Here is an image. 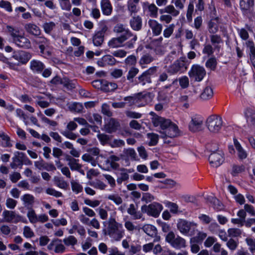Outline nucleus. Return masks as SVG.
Listing matches in <instances>:
<instances>
[{"label":"nucleus","mask_w":255,"mask_h":255,"mask_svg":"<svg viewBox=\"0 0 255 255\" xmlns=\"http://www.w3.org/2000/svg\"><path fill=\"white\" fill-rule=\"evenodd\" d=\"M113 31L117 34V36L112 38L109 41L108 43L109 47L112 48L123 46L128 49L133 48L137 39L136 34L132 33L129 29L122 24H117L114 27Z\"/></svg>","instance_id":"obj_1"},{"label":"nucleus","mask_w":255,"mask_h":255,"mask_svg":"<svg viewBox=\"0 0 255 255\" xmlns=\"http://www.w3.org/2000/svg\"><path fill=\"white\" fill-rule=\"evenodd\" d=\"M8 33L11 37L13 42L18 47L29 49L31 48V42L28 38L24 36V33L20 31L17 27L7 26Z\"/></svg>","instance_id":"obj_2"},{"label":"nucleus","mask_w":255,"mask_h":255,"mask_svg":"<svg viewBox=\"0 0 255 255\" xmlns=\"http://www.w3.org/2000/svg\"><path fill=\"white\" fill-rule=\"evenodd\" d=\"M108 226L105 234L109 235L116 241H119L125 235V230L123 225L117 222L114 218H110L108 220Z\"/></svg>","instance_id":"obj_3"},{"label":"nucleus","mask_w":255,"mask_h":255,"mask_svg":"<svg viewBox=\"0 0 255 255\" xmlns=\"http://www.w3.org/2000/svg\"><path fill=\"white\" fill-rule=\"evenodd\" d=\"M154 97V95L152 93L143 92L138 93L134 97H126L125 100L132 101L138 107H142L151 103Z\"/></svg>","instance_id":"obj_4"},{"label":"nucleus","mask_w":255,"mask_h":255,"mask_svg":"<svg viewBox=\"0 0 255 255\" xmlns=\"http://www.w3.org/2000/svg\"><path fill=\"white\" fill-rule=\"evenodd\" d=\"M216 148H210L211 154L209 157V160L211 166L218 167L220 166L224 161V154L222 150H218V146L214 144Z\"/></svg>","instance_id":"obj_5"},{"label":"nucleus","mask_w":255,"mask_h":255,"mask_svg":"<svg viewBox=\"0 0 255 255\" xmlns=\"http://www.w3.org/2000/svg\"><path fill=\"white\" fill-rule=\"evenodd\" d=\"M163 209V206L156 202H153L148 205H142L141 207V210L143 213L154 218L158 217Z\"/></svg>","instance_id":"obj_6"},{"label":"nucleus","mask_w":255,"mask_h":255,"mask_svg":"<svg viewBox=\"0 0 255 255\" xmlns=\"http://www.w3.org/2000/svg\"><path fill=\"white\" fill-rule=\"evenodd\" d=\"M217 239L212 236L208 237L204 243V245L206 248H210L213 246L212 251L217 255H228V252L222 248V245L216 242Z\"/></svg>","instance_id":"obj_7"},{"label":"nucleus","mask_w":255,"mask_h":255,"mask_svg":"<svg viewBox=\"0 0 255 255\" xmlns=\"http://www.w3.org/2000/svg\"><path fill=\"white\" fill-rule=\"evenodd\" d=\"M206 125L211 132L217 133L222 128V119L216 115H211L207 119Z\"/></svg>","instance_id":"obj_8"},{"label":"nucleus","mask_w":255,"mask_h":255,"mask_svg":"<svg viewBox=\"0 0 255 255\" xmlns=\"http://www.w3.org/2000/svg\"><path fill=\"white\" fill-rule=\"evenodd\" d=\"M161 13H166L168 14H162L160 15L159 19L161 21L169 24L172 20V16L176 17L179 13L180 11L175 9L174 6L169 4L166 6L163 9H160Z\"/></svg>","instance_id":"obj_9"},{"label":"nucleus","mask_w":255,"mask_h":255,"mask_svg":"<svg viewBox=\"0 0 255 255\" xmlns=\"http://www.w3.org/2000/svg\"><path fill=\"white\" fill-rule=\"evenodd\" d=\"M165 241L176 249H181L186 247V240L179 236L176 237L175 234L172 231L167 234Z\"/></svg>","instance_id":"obj_10"},{"label":"nucleus","mask_w":255,"mask_h":255,"mask_svg":"<svg viewBox=\"0 0 255 255\" xmlns=\"http://www.w3.org/2000/svg\"><path fill=\"white\" fill-rule=\"evenodd\" d=\"M206 74V71L205 68L197 64L192 65L188 72V75L190 79L196 82H201Z\"/></svg>","instance_id":"obj_11"},{"label":"nucleus","mask_w":255,"mask_h":255,"mask_svg":"<svg viewBox=\"0 0 255 255\" xmlns=\"http://www.w3.org/2000/svg\"><path fill=\"white\" fill-rule=\"evenodd\" d=\"M2 216L5 221L8 223H12L14 224H17L18 222H22L23 223H27V219L15 213V212L13 211H9L5 210L2 212Z\"/></svg>","instance_id":"obj_12"},{"label":"nucleus","mask_w":255,"mask_h":255,"mask_svg":"<svg viewBox=\"0 0 255 255\" xmlns=\"http://www.w3.org/2000/svg\"><path fill=\"white\" fill-rule=\"evenodd\" d=\"M186 57H181L179 59L176 60L168 68L169 73L174 74L178 72L182 73L187 69L185 66Z\"/></svg>","instance_id":"obj_13"},{"label":"nucleus","mask_w":255,"mask_h":255,"mask_svg":"<svg viewBox=\"0 0 255 255\" xmlns=\"http://www.w3.org/2000/svg\"><path fill=\"white\" fill-rule=\"evenodd\" d=\"M12 160V162L10 164L12 168H16L18 166H21L24 161H28L29 163L31 162V161L24 153L19 151L14 152Z\"/></svg>","instance_id":"obj_14"},{"label":"nucleus","mask_w":255,"mask_h":255,"mask_svg":"<svg viewBox=\"0 0 255 255\" xmlns=\"http://www.w3.org/2000/svg\"><path fill=\"white\" fill-rule=\"evenodd\" d=\"M203 118L199 115L192 116L189 123V129L194 132L201 130L203 125Z\"/></svg>","instance_id":"obj_15"},{"label":"nucleus","mask_w":255,"mask_h":255,"mask_svg":"<svg viewBox=\"0 0 255 255\" xmlns=\"http://www.w3.org/2000/svg\"><path fill=\"white\" fill-rule=\"evenodd\" d=\"M107 30V26L104 25L95 32L92 37V41L95 46H100L102 44L104 40L105 34Z\"/></svg>","instance_id":"obj_16"},{"label":"nucleus","mask_w":255,"mask_h":255,"mask_svg":"<svg viewBox=\"0 0 255 255\" xmlns=\"http://www.w3.org/2000/svg\"><path fill=\"white\" fill-rule=\"evenodd\" d=\"M151 121L154 127H159L162 131L165 130L172 123L170 120L158 116L152 117Z\"/></svg>","instance_id":"obj_17"},{"label":"nucleus","mask_w":255,"mask_h":255,"mask_svg":"<svg viewBox=\"0 0 255 255\" xmlns=\"http://www.w3.org/2000/svg\"><path fill=\"white\" fill-rule=\"evenodd\" d=\"M160 132L164 135L162 136L163 138L165 137L174 138L180 134V130L178 126L173 123L171 124L170 126L165 130L161 131Z\"/></svg>","instance_id":"obj_18"},{"label":"nucleus","mask_w":255,"mask_h":255,"mask_svg":"<svg viewBox=\"0 0 255 255\" xmlns=\"http://www.w3.org/2000/svg\"><path fill=\"white\" fill-rule=\"evenodd\" d=\"M194 227H196V224L184 220H180L177 223L178 229L185 235H188L191 228Z\"/></svg>","instance_id":"obj_19"},{"label":"nucleus","mask_w":255,"mask_h":255,"mask_svg":"<svg viewBox=\"0 0 255 255\" xmlns=\"http://www.w3.org/2000/svg\"><path fill=\"white\" fill-rule=\"evenodd\" d=\"M148 25L153 36H157L160 35L163 29L162 24L156 20L150 19L148 21Z\"/></svg>","instance_id":"obj_20"},{"label":"nucleus","mask_w":255,"mask_h":255,"mask_svg":"<svg viewBox=\"0 0 255 255\" xmlns=\"http://www.w3.org/2000/svg\"><path fill=\"white\" fill-rule=\"evenodd\" d=\"M142 230L147 235L155 238L153 242H158L160 240V237L157 236V230L155 226L150 224H146L142 227Z\"/></svg>","instance_id":"obj_21"},{"label":"nucleus","mask_w":255,"mask_h":255,"mask_svg":"<svg viewBox=\"0 0 255 255\" xmlns=\"http://www.w3.org/2000/svg\"><path fill=\"white\" fill-rule=\"evenodd\" d=\"M240 6L245 14L252 13L254 6V0H241Z\"/></svg>","instance_id":"obj_22"},{"label":"nucleus","mask_w":255,"mask_h":255,"mask_svg":"<svg viewBox=\"0 0 255 255\" xmlns=\"http://www.w3.org/2000/svg\"><path fill=\"white\" fill-rule=\"evenodd\" d=\"M119 122L115 119L111 118L104 126V130L109 133L116 132L120 128Z\"/></svg>","instance_id":"obj_23"},{"label":"nucleus","mask_w":255,"mask_h":255,"mask_svg":"<svg viewBox=\"0 0 255 255\" xmlns=\"http://www.w3.org/2000/svg\"><path fill=\"white\" fill-rule=\"evenodd\" d=\"M34 42L38 45L40 53L42 54H44L45 49L48 47L50 45V41L44 36H37L34 40Z\"/></svg>","instance_id":"obj_24"},{"label":"nucleus","mask_w":255,"mask_h":255,"mask_svg":"<svg viewBox=\"0 0 255 255\" xmlns=\"http://www.w3.org/2000/svg\"><path fill=\"white\" fill-rule=\"evenodd\" d=\"M117 60L113 55H106L97 61V64L100 67H105L108 65H114Z\"/></svg>","instance_id":"obj_25"},{"label":"nucleus","mask_w":255,"mask_h":255,"mask_svg":"<svg viewBox=\"0 0 255 255\" xmlns=\"http://www.w3.org/2000/svg\"><path fill=\"white\" fill-rule=\"evenodd\" d=\"M24 28L25 31L29 34L38 36L41 34V31L40 28L35 24L32 22L26 23Z\"/></svg>","instance_id":"obj_26"},{"label":"nucleus","mask_w":255,"mask_h":255,"mask_svg":"<svg viewBox=\"0 0 255 255\" xmlns=\"http://www.w3.org/2000/svg\"><path fill=\"white\" fill-rule=\"evenodd\" d=\"M12 57L22 64L26 63L31 58L29 53L20 51L14 52L12 55Z\"/></svg>","instance_id":"obj_27"},{"label":"nucleus","mask_w":255,"mask_h":255,"mask_svg":"<svg viewBox=\"0 0 255 255\" xmlns=\"http://www.w3.org/2000/svg\"><path fill=\"white\" fill-rule=\"evenodd\" d=\"M49 250L54 249V252L56 253H63L65 251V247L61 243V240H56L53 241L48 246Z\"/></svg>","instance_id":"obj_28"},{"label":"nucleus","mask_w":255,"mask_h":255,"mask_svg":"<svg viewBox=\"0 0 255 255\" xmlns=\"http://www.w3.org/2000/svg\"><path fill=\"white\" fill-rule=\"evenodd\" d=\"M44 68V64L39 60L33 59L30 62V68L34 73H41Z\"/></svg>","instance_id":"obj_29"},{"label":"nucleus","mask_w":255,"mask_h":255,"mask_svg":"<svg viewBox=\"0 0 255 255\" xmlns=\"http://www.w3.org/2000/svg\"><path fill=\"white\" fill-rule=\"evenodd\" d=\"M245 117L247 122L255 126V109L254 108H247L244 111Z\"/></svg>","instance_id":"obj_30"},{"label":"nucleus","mask_w":255,"mask_h":255,"mask_svg":"<svg viewBox=\"0 0 255 255\" xmlns=\"http://www.w3.org/2000/svg\"><path fill=\"white\" fill-rule=\"evenodd\" d=\"M100 6L104 15H110L112 14L113 6L110 0H101Z\"/></svg>","instance_id":"obj_31"},{"label":"nucleus","mask_w":255,"mask_h":255,"mask_svg":"<svg viewBox=\"0 0 255 255\" xmlns=\"http://www.w3.org/2000/svg\"><path fill=\"white\" fill-rule=\"evenodd\" d=\"M131 28L135 31H139L142 27V19L139 15L133 16L129 21Z\"/></svg>","instance_id":"obj_32"},{"label":"nucleus","mask_w":255,"mask_h":255,"mask_svg":"<svg viewBox=\"0 0 255 255\" xmlns=\"http://www.w3.org/2000/svg\"><path fill=\"white\" fill-rule=\"evenodd\" d=\"M0 138L2 147H11L12 146L10 137L3 131L0 130Z\"/></svg>","instance_id":"obj_33"},{"label":"nucleus","mask_w":255,"mask_h":255,"mask_svg":"<svg viewBox=\"0 0 255 255\" xmlns=\"http://www.w3.org/2000/svg\"><path fill=\"white\" fill-rule=\"evenodd\" d=\"M120 158L119 157L115 155H112L110 156L106 160L107 164L110 166V167L113 169H118L120 165L117 162L120 160Z\"/></svg>","instance_id":"obj_34"},{"label":"nucleus","mask_w":255,"mask_h":255,"mask_svg":"<svg viewBox=\"0 0 255 255\" xmlns=\"http://www.w3.org/2000/svg\"><path fill=\"white\" fill-rule=\"evenodd\" d=\"M140 0H128V9L131 14L133 13H136L139 9L138 5Z\"/></svg>","instance_id":"obj_35"},{"label":"nucleus","mask_w":255,"mask_h":255,"mask_svg":"<svg viewBox=\"0 0 255 255\" xmlns=\"http://www.w3.org/2000/svg\"><path fill=\"white\" fill-rule=\"evenodd\" d=\"M154 60L153 57L149 54L143 55L139 60V64L142 68H145L147 64H150Z\"/></svg>","instance_id":"obj_36"},{"label":"nucleus","mask_w":255,"mask_h":255,"mask_svg":"<svg viewBox=\"0 0 255 255\" xmlns=\"http://www.w3.org/2000/svg\"><path fill=\"white\" fill-rule=\"evenodd\" d=\"M118 87L117 84L108 81H104L101 83V89L106 92H110L116 90Z\"/></svg>","instance_id":"obj_37"},{"label":"nucleus","mask_w":255,"mask_h":255,"mask_svg":"<svg viewBox=\"0 0 255 255\" xmlns=\"http://www.w3.org/2000/svg\"><path fill=\"white\" fill-rule=\"evenodd\" d=\"M77 82L75 80H70L67 77L63 78L62 85L68 90H71L76 88Z\"/></svg>","instance_id":"obj_38"},{"label":"nucleus","mask_w":255,"mask_h":255,"mask_svg":"<svg viewBox=\"0 0 255 255\" xmlns=\"http://www.w3.org/2000/svg\"><path fill=\"white\" fill-rule=\"evenodd\" d=\"M234 142L239 158L241 159L246 158L247 156V153L242 148L239 142L236 139H234Z\"/></svg>","instance_id":"obj_39"},{"label":"nucleus","mask_w":255,"mask_h":255,"mask_svg":"<svg viewBox=\"0 0 255 255\" xmlns=\"http://www.w3.org/2000/svg\"><path fill=\"white\" fill-rule=\"evenodd\" d=\"M213 96V90L209 86L206 87L200 95V98L203 100H207L211 99Z\"/></svg>","instance_id":"obj_40"},{"label":"nucleus","mask_w":255,"mask_h":255,"mask_svg":"<svg viewBox=\"0 0 255 255\" xmlns=\"http://www.w3.org/2000/svg\"><path fill=\"white\" fill-rule=\"evenodd\" d=\"M175 28V25L173 23L165 26L163 30V36L165 38H169L173 34Z\"/></svg>","instance_id":"obj_41"},{"label":"nucleus","mask_w":255,"mask_h":255,"mask_svg":"<svg viewBox=\"0 0 255 255\" xmlns=\"http://www.w3.org/2000/svg\"><path fill=\"white\" fill-rule=\"evenodd\" d=\"M125 155L131 160H137L136 153L133 148H125L123 150Z\"/></svg>","instance_id":"obj_42"},{"label":"nucleus","mask_w":255,"mask_h":255,"mask_svg":"<svg viewBox=\"0 0 255 255\" xmlns=\"http://www.w3.org/2000/svg\"><path fill=\"white\" fill-rule=\"evenodd\" d=\"M56 23L53 21H48L44 23L42 28L45 33L50 34L52 31L55 28Z\"/></svg>","instance_id":"obj_43"},{"label":"nucleus","mask_w":255,"mask_h":255,"mask_svg":"<svg viewBox=\"0 0 255 255\" xmlns=\"http://www.w3.org/2000/svg\"><path fill=\"white\" fill-rule=\"evenodd\" d=\"M67 160L69 161L68 165L71 170L79 171L81 169L82 166L78 163V160L71 157L67 158Z\"/></svg>","instance_id":"obj_44"},{"label":"nucleus","mask_w":255,"mask_h":255,"mask_svg":"<svg viewBox=\"0 0 255 255\" xmlns=\"http://www.w3.org/2000/svg\"><path fill=\"white\" fill-rule=\"evenodd\" d=\"M54 181L55 185L61 189L66 190L68 187V183L61 177L55 176Z\"/></svg>","instance_id":"obj_45"},{"label":"nucleus","mask_w":255,"mask_h":255,"mask_svg":"<svg viewBox=\"0 0 255 255\" xmlns=\"http://www.w3.org/2000/svg\"><path fill=\"white\" fill-rule=\"evenodd\" d=\"M88 184L94 188L101 190H105L107 187L105 183L99 180L90 181Z\"/></svg>","instance_id":"obj_46"},{"label":"nucleus","mask_w":255,"mask_h":255,"mask_svg":"<svg viewBox=\"0 0 255 255\" xmlns=\"http://www.w3.org/2000/svg\"><path fill=\"white\" fill-rule=\"evenodd\" d=\"M194 2L193 0H190L188 5L186 12V18L189 22H191L192 21V15L194 12Z\"/></svg>","instance_id":"obj_47"},{"label":"nucleus","mask_w":255,"mask_h":255,"mask_svg":"<svg viewBox=\"0 0 255 255\" xmlns=\"http://www.w3.org/2000/svg\"><path fill=\"white\" fill-rule=\"evenodd\" d=\"M21 199L25 206H31L34 202V196L29 194H24Z\"/></svg>","instance_id":"obj_48"},{"label":"nucleus","mask_w":255,"mask_h":255,"mask_svg":"<svg viewBox=\"0 0 255 255\" xmlns=\"http://www.w3.org/2000/svg\"><path fill=\"white\" fill-rule=\"evenodd\" d=\"M27 217L31 224L36 223L37 215L32 208H30L28 209L27 213Z\"/></svg>","instance_id":"obj_49"},{"label":"nucleus","mask_w":255,"mask_h":255,"mask_svg":"<svg viewBox=\"0 0 255 255\" xmlns=\"http://www.w3.org/2000/svg\"><path fill=\"white\" fill-rule=\"evenodd\" d=\"M120 175L117 178V181L118 184H121L123 181L127 180L129 178V175L126 172V169L123 168L120 169Z\"/></svg>","instance_id":"obj_50"},{"label":"nucleus","mask_w":255,"mask_h":255,"mask_svg":"<svg viewBox=\"0 0 255 255\" xmlns=\"http://www.w3.org/2000/svg\"><path fill=\"white\" fill-rule=\"evenodd\" d=\"M139 70L135 67H131L128 71L127 78L130 82H133L134 77L138 74Z\"/></svg>","instance_id":"obj_51"},{"label":"nucleus","mask_w":255,"mask_h":255,"mask_svg":"<svg viewBox=\"0 0 255 255\" xmlns=\"http://www.w3.org/2000/svg\"><path fill=\"white\" fill-rule=\"evenodd\" d=\"M147 136L150 140L148 143L149 146H154L157 143L159 139L158 134L154 133H148Z\"/></svg>","instance_id":"obj_52"},{"label":"nucleus","mask_w":255,"mask_h":255,"mask_svg":"<svg viewBox=\"0 0 255 255\" xmlns=\"http://www.w3.org/2000/svg\"><path fill=\"white\" fill-rule=\"evenodd\" d=\"M64 244L67 246H74L77 244V240L73 236H69L63 239Z\"/></svg>","instance_id":"obj_53"},{"label":"nucleus","mask_w":255,"mask_h":255,"mask_svg":"<svg viewBox=\"0 0 255 255\" xmlns=\"http://www.w3.org/2000/svg\"><path fill=\"white\" fill-rule=\"evenodd\" d=\"M217 64V62L216 58L211 57L206 61L205 66L207 68L214 71L216 68Z\"/></svg>","instance_id":"obj_54"},{"label":"nucleus","mask_w":255,"mask_h":255,"mask_svg":"<svg viewBox=\"0 0 255 255\" xmlns=\"http://www.w3.org/2000/svg\"><path fill=\"white\" fill-rule=\"evenodd\" d=\"M148 10L150 12V16L156 18L158 15V8L154 3H148Z\"/></svg>","instance_id":"obj_55"},{"label":"nucleus","mask_w":255,"mask_h":255,"mask_svg":"<svg viewBox=\"0 0 255 255\" xmlns=\"http://www.w3.org/2000/svg\"><path fill=\"white\" fill-rule=\"evenodd\" d=\"M72 191L76 194H78L83 191V187L78 182L72 180L71 181Z\"/></svg>","instance_id":"obj_56"},{"label":"nucleus","mask_w":255,"mask_h":255,"mask_svg":"<svg viewBox=\"0 0 255 255\" xmlns=\"http://www.w3.org/2000/svg\"><path fill=\"white\" fill-rule=\"evenodd\" d=\"M136 58L134 55L128 56L125 60L126 65L128 66L134 67L136 64Z\"/></svg>","instance_id":"obj_57"},{"label":"nucleus","mask_w":255,"mask_h":255,"mask_svg":"<svg viewBox=\"0 0 255 255\" xmlns=\"http://www.w3.org/2000/svg\"><path fill=\"white\" fill-rule=\"evenodd\" d=\"M207 235L206 233L203 232H199L197 235L192 238V241H194L199 243H201L202 241L206 239Z\"/></svg>","instance_id":"obj_58"},{"label":"nucleus","mask_w":255,"mask_h":255,"mask_svg":"<svg viewBox=\"0 0 255 255\" xmlns=\"http://www.w3.org/2000/svg\"><path fill=\"white\" fill-rule=\"evenodd\" d=\"M138 82L142 83L143 85H144L146 83H150L151 82V78L145 73L144 72L139 76L137 78Z\"/></svg>","instance_id":"obj_59"},{"label":"nucleus","mask_w":255,"mask_h":255,"mask_svg":"<svg viewBox=\"0 0 255 255\" xmlns=\"http://www.w3.org/2000/svg\"><path fill=\"white\" fill-rule=\"evenodd\" d=\"M226 242L227 247L232 251L236 250L238 246V242L235 241L233 239H230Z\"/></svg>","instance_id":"obj_60"},{"label":"nucleus","mask_w":255,"mask_h":255,"mask_svg":"<svg viewBox=\"0 0 255 255\" xmlns=\"http://www.w3.org/2000/svg\"><path fill=\"white\" fill-rule=\"evenodd\" d=\"M69 108L71 111L76 112L80 113L83 109V105L79 103H73L70 106Z\"/></svg>","instance_id":"obj_61"},{"label":"nucleus","mask_w":255,"mask_h":255,"mask_svg":"<svg viewBox=\"0 0 255 255\" xmlns=\"http://www.w3.org/2000/svg\"><path fill=\"white\" fill-rule=\"evenodd\" d=\"M107 198L118 205L122 204L123 202L122 198L118 194H110L108 195Z\"/></svg>","instance_id":"obj_62"},{"label":"nucleus","mask_w":255,"mask_h":255,"mask_svg":"<svg viewBox=\"0 0 255 255\" xmlns=\"http://www.w3.org/2000/svg\"><path fill=\"white\" fill-rule=\"evenodd\" d=\"M246 243L249 247V250L251 253L255 252V239L247 238L245 240Z\"/></svg>","instance_id":"obj_63"},{"label":"nucleus","mask_w":255,"mask_h":255,"mask_svg":"<svg viewBox=\"0 0 255 255\" xmlns=\"http://www.w3.org/2000/svg\"><path fill=\"white\" fill-rule=\"evenodd\" d=\"M155 199V197L148 192L143 193L141 198V201L148 203L151 202Z\"/></svg>","instance_id":"obj_64"}]
</instances>
